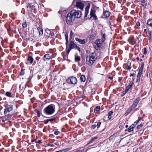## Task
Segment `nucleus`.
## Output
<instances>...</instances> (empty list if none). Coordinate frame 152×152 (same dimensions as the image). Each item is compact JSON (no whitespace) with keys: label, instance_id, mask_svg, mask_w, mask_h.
Segmentation results:
<instances>
[{"label":"nucleus","instance_id":"nucleus-1","mask_svg":"<svg viewBox=\"0 0 152 152\" xmlns=\"http://www.w3.org/2000/svg\"><path fill=\"white\" fill-rule=\"evenodd\" d=\"M97 58L96 53H93L88 56L87 55L86 56V64L88 65H92L96 60Z\"/></svg>","mask_w":152,"mask_h":152},{"label":"nucleus","instance_id":"nucleus-2","mask_svg":"<svg viewBox=\"0 0 152 152\" xmlns=\"http://www.w3.org/2000/svg\"><path fill=\"white\" fill-rule=\"evenodd\" d=\"M55 109L51 105H50L44 109V112L47 115H51L54 112Z\"/></svg>","mask_w":152,"mask_h":152},{"label":"nucleus","instance_id":"nucleus-3","mask_svg":"<svg viewBox=\"0 0 152 152\" xmlns=\"http://www.w3.org/2000/svg\"><path fill=\"white\" fill-rule=\"evenodd\" d=\"M70 13L74 18H80L81 15V12L80 11H77L75 10H72L71 11Z\"/></svg>","mask_w":152,"mask_h":152},{"label":"nucleus","instance_id":"nucleus-4","mask_svg":"<svg viewBox=\"0 0 152 152\" xmlns=\"http://www.w3.org/2000/svg\"><path fill=\"white\" fill-rule=\"evenodd\" d=\"M13 110V106L12 105H10L7 106L5 108L4 110V113L6 116H8L9 115L10 112Z\"/></svg>","mask_w":152,"mask_h":152},{"label":"nucleus","instance_id":"nucleus-5","mask_svg":"<svg viewBox=\"0 0 152 152\" xmlns=\"http://www.w3.org/2000/svg\"><path fill=\"white\" fill-rule=\"evenodd\" d=\"M74 18L71 13H69L67 15L66 18V23L68 24H71L72 22L73 19Z\"/></svg>","mask_w":152,"mask_h":152},{"label":"nucleus","instance_id":"nucleus-6","mask_svg":"<svg viewBox=\"0 0 152 152\" xmlns=\"http://www.w3.org/2000/svg\"><path fill=\"white\" fill-rule=\"evenodd\" d=\"M101 42L102 41L100 39L96 40L95 42L94 47L96 50H98L101 48L102 46Z\"/></svg>","mask_w":152,"mask_h":152},{"label":"nucleus","instance_id":"nucleus-7","mask_svg":"<svg viewBox=\"0 0 152 152\" xmlns=\"http://www.w3.org/2000/svg\"><path fill=\"white\" fill-rule=\"evenodd\" d=\"M67 82H70V83L72 84H75L77 83V79L74 76L70 77L67 80Z\"/></svg>","mask_w":152,"mask_h":152},{"label":"nucleus","instance_id":"nucleus-8","mask_svg":"<svg viewBox=\"0 0 152 152\" xmlns=\"http://www.w3.org/2000/svg\"><path fill=\"white\" fill-rule=\"evenodd\" d=\"M77 45L74 43L73 41H71L70 42L69 47L67 51L66 52V53L68 54L70 50L72 49L75 48Z\"/></svg>","mask_w":152,"mask_h":152},{"label":"nucleus","instance_id":"nucleus-9","mask_svg":"<svg viewBox=\"0 0 152 152\" xmlns=\"http://www.w3.org/2000/svg\"><path fill=\"white\" fill-rule=\"evenodd\" d=\"M95 12L96 11L94 9H91V10L90 15H91V18L93 17L94 20H96L97 18L95 14Z\"/></svg>","mask_w":152,"mask_h":152},{"label":"nucleus","instance_id":"nucleus-10","mask_svg":"<svg viewBox=\"0 0 152 152\" xmlns=\"http://www.w3.org/2000/svg\"><path fill=\"white\" fill-rule=\"evenodd\" d=\"M76 6L77 7L82 10H83L84 6V4L80 2H77L76 4Z\"/></svg>","mask_w":152,"mask_h":152},{"label":"nucleus","instance_id":"nucleus-11","mask_svg":"<svg viewBox=\"0 0 152 152\" xmlns=\"http://www.w3.org/2000/svg\"><path fill=\"white\" fill-rule=\"evenodd\" d=\"M90 5L89 4H88L86 7L85 9V13L84 17L86 18L87 17V15L88 13V11L90 8Z\"/></svg>","mask_w":152,"mask_h":152},{"label":"nucleus","instance_id":"nucleus-12","mask_svg":"<svg viewBox=\"0 0 152 152\" xmlns=\"http://www.w3.org/2000/svg\"><path fill=\"white\" fill-rule=\"evenodd\" d=\"M75 40L78 42L80 43L81 44H85L86 42V39H79L77 38H75Z\"/></svg>","mask_w":152,"mask_h":152},{"label":"nucleus","instance_id":"nucleus-13","mask_svg":"<svg viewBox=\"0 0 152 152\" xmlns=\"http://www.w3.org/2000/svg\"><path fill=\"white\" fill-rule=\"evenodd\" d=\"M137 104L134 102L132 106L129 108L128 110V111H129V113L133 109L135 108L137 106Z\"/></svg>","mask_w":152,"mask_h":152},{"label":"nucleus","instance_id":"nucleus-14","mask_svg":"<svg viewBox=\"0 0 152 152\" xmlns=\"http://www.w3.org/2000/svg\"><path fill=\"white\" fill-rule=\"evenodd\" d=\"M44 57L45 58L43 59L44 61L48 60L51 58L50 55L49 54H46L44 56Z\"/></svg>","mask_w":152,"mask_h":152},{"label":"nucleus","instance_id":"nucleus-15","mask_svg":"<svg viewBox=\"0 0 152 152\" xmlns=\"http://www.w3.org/2000/svg\"><path fill=\"white\" fill-rule=\"evenodd\" d=\"M135 126H134L132 124L127 129L125 130V132L128 131L129 132H130L133 130V129L134 128Z\"/></svg>","mask_w":152,"mask_h":152},{"label":"nucleus","instance_id":"nucleus-16","mask_svg":"<svg viewBox=\"0 0 152 152\" xmlns=\"http://www.w3.org/2000/svg\"><path fill=\"white\" fill-rule=\"evenodd\" d=\"M27 7L28 8L30 9L31 10H33L34 9V6L32 4L30 3L28 4Z\"/></svg>","mask_w":152,"mask_h":152},{"label":"nucleus","instance_id":"nucleus-17","mask_svg":"<svg viewBox=\"0 0 152 152\" xmlns=\"http://www.w3.org/2000/svg\"><path fill=\"white\" fill-rule=\"evenodd\" d=\"M37 30L38 31L39 35L40 36H42L43 33V29L40 27H38L37 28Z\"/></svg>","mask_w":152,"mask_h":152},{"label":"nucleus","instance_id":"nucleus-18","mask_svg":"<svg viewBox=\"0 0 152 152\" xmlns=\"http://www.w3.org/2000/svg\"><path fill=\"white\" fill-rule=\"evenodd\" d=\"M98 138L97 137H92L88 142V143H87V145L90 144L91 143H92L96 139Z\"/></svg>","mask_w":152,"mask_h":152},{"label":"nucleus","instance_id":"nucleus-19","mask_svg":"<svg viewBox=\"0 0 152 152\" xmlns=\"http://www.w3.org/2000/svg\"><path fill=\"white\" fill-rule=\"evenodd\" d=\"M27 61H29L30 64H32L33 62L34 59L32 57L28 56L27 58Z\"/></svg>","mask_w":152,"mask_h":152},{"label":"nucleus","instance_id":"nucleus-20","mask_svg":"<svg viewBox=\"0 0 152 152\" xmlns=\"http://www.w3.org/2000/svg\"><path fill=\"white\" fill-rule=\"evenodd\" d=\"M133 83H132V82H130L128 85L126 86V89H127L128 90H129L131 88H132V86H133Z\"/></svg>","mask_w":152,"mask_h":152},{"label":"nucleus","instance_id":"nucleus-21","mask_svg":"<svg viewBox=\"0 0 152 152\" xmlns=\"http://www.w3.org/2000/svg\"><path fill=\"white\" fill-rule=\"evenodd\" d=\"M104 16L106 18L109 17L110 15V12L108 11H106L104 12Z\"/></svg>","mask_w":152,"mask_h":152},{"label":"nucleus","instance_id":"nucleus-22","mask_svg":"<svg viewBox=\"0 0 152 152\" xmlns=\"http://www.w3.org/2000/svg\"><path fill=\"white\" fill-rule=\"evenodd\" d=\"M146 33L147 34V36L148 38L150 40L151 39V31H147L146 32Z\"/></svg>","mask_w":152,"mask_h":152},{"label":"nucleus","instance_id":"nucleus-23","mask_svg":"<svg viewBox=\"0 0 152 152\" xmlns=\"http://www.w3.org/2000/svg\"><path fill=\"white\" fill-rule=\"evenodd\" d=\"M127 64L126 69L128 70H130L132 67L130 62L129 61H128Z\"/></svg>","mask_w":152,"mask_h":152},{"label":"nucleus","instance_id":"nucleus-24","mask_svg":"<svg viewBox=\"0 0 152 152\" xmlns=\"http://www.w3.org/2000/svg\"><path fill=\"white\" fill-rule=\"evenodd\" d=\"M147 24L150 26H152V19H149L147 21Z\"/></svg>","mask_w":152,"mask_h":152},{"label":"nucleus","instance_id":"nucleus-25","mask_svg":"<svg viewBox=\"0 0 152 152\" xmlns=\"http://www.w3.org/2000/svg\"><path fill=\"white\" fill-rule=\"evenodd\" d=\"M65 37L66 40V47H67L68 43V35L66 33L65 34Z\"/></svg>","mask_w":152,"mask_h":152},{"label":"nucleus","instance_id":"nucleus-26","mask_svg":"<svg viewBox=\"0 0 152 152\" xmlns=\"http://www.w3.org/2000/svg\"><path fill=\"white\" fill-rule=\"evenodd\" d=\"M80 79L81 81L84 82L86 80V77L84 75H82L80 77Z\"/></svg>","mask_w":152,"mask_h":152},{"label":"nucleus","instance_id":"nucleus-27","mask_svg":"<svg viewBox=\"0 0 152 152\" xmlns=\"http://www.w3.org/2000/svg\"><path fill=\"white\" fill-rule=\"evenodd\" d=\"M141 5L144 8H145L146 6L145 0H141Z\"/></svg>","mask_w":152,"mask_h":152},{"label":"nucleus","instance_id":"nucleus-28","mask_svg":"<svg viewBox=\"0 0 152 152\" xmlns=\"http://www.w3.org/2000/svg\"><path fill=\"white\" fill-rule=\"evenodd\" d=\"M113 111H111L109 112L108 113V118L109 119H110L112 118L111 115L113 114Z\"/></svg>","mask_w":152,"mask_h":152},{"label":"nucleus","instance_id":"nucleus-29","mask_svg":"<svg viewBox=\"0 0 152 152\" xmlns=\"http://www.w3.org/2000/svg\"><path fill=\"white\" fill-rule=\"evenodd\" d=\"M5 95L10 97H12L11 93L10 92H7L6 93Z\"/></svg>","mask_w":152,"mask_h":152},{"label":"nucleus","instance_id":"nucleus-30","mask_svg":"<svg viewBox=\"0 0 152 152\" xmlns=\"http://www.w3.org/2000/svg\"><path fill=\"white\" fill-rule=\"evenodd\" d=\"M141 118H140L138 120L135 121L132 124V125L134 126H135L136 125L137 123L139 122L140 121L141 119Z\"/></svg>","mask_w":152,"mask_h":152},{"label":"nucleus","instance_id":"nucleus-31","mask_svg":"<svg viewBox=\"0 0 152 152\" xmlns=\"http://www.w3.org/2000/svg\"><path fill=\"white\" fill-rule=\"evenodd\" d=\"M141 76L140 75L137 74V76L136 81V82H139L140 81Z\"/></svg>","mask_w":152,"mask_h":152},{"label":"nucleus","instance_id":"nucleus-32","mask_svg":"<svg viewBox=\"0 0 152 152\" xmlns=\"http://www.w3.org/2000/svg\"><path fill=\"white\" fill-rule=\"evenodd\" d=\"M140 98L138 97L134 101V102L137 104L140 100Z\"/></svg>","mask_w":152,"mask_h":152},{"label":"nucleus","instance_id":"nucleus-33","mask_svg":"<svg viewBox=\"0 0 152 152\" xmlns=\"http://www.w3.org/2000/svg\"><path fill=\"white\" fill-rule=\"evenodd\" d=\"M25 74L24 69H21V72L20 73V76H23Z\"/></svg>","mask_w":152,"mask_h":152},{"label":"nucleus","instance_id":"nucleus-34","mask_svg":"<svg viewBox=\"0 0 152 152\" xmlns=\"http://www.w3.org/2000/svg\"><path fill=\"white\" fill-rule=\"evenodd\" d=\"M80 56H75V60L76 61H80Z\"/></svg>","mask_w":152,"mask_h":152},{"label":"nucleus","instance_id":"nucleus-35","mask_svg":"<svg viewBox=\"0 0 152 152\" xmlns=\"http://www.w3.org/2000/svg\"><path fill=\"white\" fill-rule=\"evenodd\" d=\"M27 26V25L26 22H24L22 23V26L23 28H26V27Z\"/></svg>","mask_w":152,"mask_h":152},{"label":"nucleus","instance_id":"nucleus-36","mask_svg":"<svg viewBox=\"0 0 152 152\" xmlns=\"http://www.w3.org/2000/svg\"><path fill=\"white\" fill-rule=\"evenodd\" d=\"M35 111H36V112L37 113V116L39 117H40V115H41V114H40V111L39 110H35Z\"/></svg>","mask_w":152,"mask_h":152},{"label":"nucleus","instance_id":"nucleus-37","mask_svg":"<svg viewBox=\"0 0 152 152\" xmlns=\"http://www.w3.org/2000/svg\"><path fill=\"white\" fill-rule=\"evenodd\" d=\"M128 91V90H127V89H126V88L125 91L123 92L122 94V96L124 95Z\"/></svg>","mask_w":152,"mask_h":152},{"label":"nucleus","instance_id":"nucleus-38","mask_svg":"<svg viewBox=\"0 0 152 152\" xmlns=\"http://www.w3.org/2000/svg\"><path fill=\"white\" fill-rule=\"evenodd\" d=\"M87 149L86 151H85L84 149H82L81 150H78L76 151V152H86L87 151Z\"/></svg>","mask_w":152,"mask_h":152},{"label":"nucleus","instance_id":"nucleus-39","mask_svg":"<svg viewBox=\"0 0 152 152\" xmlns=\"http://www.w3.org/2000/svg\"><path fill=\"white\" fill-rule=\"evenodd\" d=\"M100 110V107L99 106H96L95 109V110L96 111H99Z\"/></svg>","mask_w":152,"mask_h":152},{"label":"nucleus","instance_id":"nucleus-40","mask_svg":"<svg viewBox=\"0 0 152 152\" xmlns=\"http://www.w3.org/2000/svg\"><path fill=\"white\" fill-rule=\"evenodd\" d=\"M102 37L103 38V39H102V42H103L105 39V34H102Z\"/></svg>","mask_w":152,"mask_h":152},{"label":"nucleus","instance_id":"nucleus-41","mask_svg":"<svg viewBox=\"0 0 152 152\" xmlns=\"http://www.w3.org/2000/svg\"><path fill=\"white\" fill-rule=\"evenodd\" d=\"M142 126L143 125L142 124H140V125H138L137 127V129H140V128L142 127Z\"/></svg>","mask_w":152,"mask_h":152},{"label":"nucleus","instance_id":"nucleus-42","mask_svg":"<svg viewBox=\"0 0 152 152\" xmlns=\"http://www.w3.org/2000/svg\"><path fill=\"white\" fill-rule=\"evenodd\" d=\"M47 145L48 146H51V147H53L54 146V145L53 144L51 143H49L47 144Z\"/></svg>","mask_w":152,"mask_h":152},{"label":"nucleus","instance_id":"nucleus-43","mask_svg":"<svg viewBox=\"0 0 152 152\" xmlns=\"http://www.w3.org/2000/svg\"><path fill=\"white\" fill-rule=\"evenodd\" d=\"M60 133L59 131H56L54 132V134L56 135H58L60 134Z\"/></svg>","mask_w":152,"mask_h":152},{"label":"nucleus","instance_id":"nucleus-44","mask_svg":"<svg viewBox=\"0 0 152 152\" xmlns=\"http://www.w3.org/2000/svg\"><path fill=\"white\" fill-rule=\"evenodd\" d=\"M101 124V122H99L98 123H97V124L96 125V126L98 128H99L100 127Z\"/></svg>","mask_w":152,"mask_h":152},{"label":"nucleus","instance_id":"nucleus-45","mask_svg":"<svg viewBox=\"0 0 152 152\" xmlns=\"http://www.w3.org/2000/svg\"><path fill=\"white\" fill-rule=\"evenodd\" d=\"M96 127V125L95 124L93 125H92L91 126V129H94Z\"/></svg>","mask_w":152,"mask_h":152},{"label":"nucleus","instance_id":"nucleus-46","mask_svg":"<svg viewBox=\"0 0 152 152\" xmlns=\"http://www.w3.org/2000/svg\"><path fill=\"white\" fill-rule=\"evenodd\" d=\"M144 54H146V53H147V51L146 49L145 48H144Z\"/></svg>","mask_w":152,"mask_h":152},{"label":"nucleus","instance_id":"nucleus-47","mask_svg":"<svg viewBox=\"0 0 152 152\" xmlns=\"http://www.w3.org/2000/svg\"><path fill=\"white\" fill-rule=\"evenodd\" d=\"M75 48L76 49L78 50L80 52V48L77 45V46H76Z\"/></svg>","mask_w":152,"mask_h":152},{"label":"nucleus","instance_id":"nucleus-48","mask_svg":"<svg viewBox=\"0 0 152 152\" xmlns=\"http://www.w3.org/2000/svg\"><path fill=\"white\" fill-rule=\"evenodd\" d=\"M55 118H50V119H48V121H53L55 119Z\"/></svg>","mask_w":152,"mask_h":152},{"label":"nucleus","instance_id":"nucleus-49","mask_svg":"<svg viewBox=\"0 0 152 152\" xmlns=\"http://www.w3.org/2000/svg\"><path fill=\"white\" fill-rule=\"evenodd\" d=\"M48 122L49 121L48 119H47L44 121V123L45 124H47L48 123Z\"/></svg>","mask_w":152,"mask_h":152},{"label":"nucleus","instance_id":"nucleus-50","mask_svg":"<svg viewBox=\"0 0 152 152\" xmlns=\"http://www.w3.org/2000/svg\"><path fill=\"white\" fill-rule=\"evenodd\" d=\"M142 71H139L138 73V75H140L141 76L142 74Z\"/></svg>","mask_w":152,"mask_h":152},{"label":"nucleus","instance_id":"nucleus-51","mask_svg":"<svg viewBox=\"0 0 152 152\" xmlns=\"http://www.w3.org/2000/svg\"><path fill=\"white\" fill-rule=\"evenodd\" d=\"M144 65V63L143 62L141 64V65L140 68H143Z\"/></svg>","mask_w":152,"mask_h":152},{"label":"nucleus","instance_id":"nucleus-52","mask_svg":"<svg viewBox=\"0 0 152 152\" xmlns=\"http://www.w3.org/2000/svg\"><path fill=\"white\" fill-rule=\"evenodd\" d=\"M124 126L122 125H121L119 126V128L120 129H122L123 127Z\"/></svg>","mask_w":152,"mask_h":152},{"label":"nucleus","instance_id":"nucleus-53","mask_svg":"<svg viewBox=\"0 0 152 152\" xmlns=\"http://www.w3.org/2000/svg\"><path fill=\"white\" fill-rule=\"evenodd\" d=\"M143 70V68H140V69H139V71H142V72Z\"/></svg>","mask_w":152,"mask_h":152},{"label":"nucleus","instance_id":"nucleus-54","mask_svg":"<svg viewBox=\"0 0 152 152\" xmlns=\"http://www.w3.org/2000/svg\"><path fill=\"white\" fill-rule=\"evenodd\" d=\"M73 33L72 32V31H71L70 34V37L72 36L73 35Z\"/></svg>","mask_w":152,"mask_h":152},{"label":"nucleus","instance_id":"nucleus-55","mask_svg":"<svg viewBox=\"0 0 152 152\" xmlns=\"http://www.w3.org/2000/svg\"><path fill=\"white\" fill-rule=\"evenodd\" d=\"M134 75V73H133L132 74H131L130 75V77H131V76H133Z\"/></svg>","mask_w":152,"mask_h":152},{"label":"nucleus","instance_id":"nucleus-56","mask_svg":"<svg viewBox=\"0 0 152 152\" xmlns=\"http://www.w3.org/2000/svg\"><path fill=\"white\" fill-rule=\"evenodd\" d=\"M36 141H37V139H34V140H32V142H36Z\"/></svg>","mask_w":152,"mask_h":152},{"label":"nucleus","instance_id":"nucleus-57","mask_svg":"<svg viewBox=\"0 0 152 152\" xmlns=\"http://www.w3.org/2000/svg\"><path fill=\"white\" fill-rule=\"evenodd\" d=\"M37 142H38L39 143H42V142L41 141L39 140Z\"/></svg>","mask_w":152,"mask_h":152},{"label":"nucleus","instance_id":"nucleus-58","mask_svg":"<svg viewBox=\"0 0 152 152\" xmlns=\"http://www.w3.org/2000/svg\"><path fill=\"white\" fill-rule=\"evenodd\" d=\"M122 79V78L121 77H119L118 80L119 81H120Z\"/></svg>","mask_w":152,"mask_h":152},{"label":"nucleus","instance_id":"nucleus-59","mask_svg":"<svg viewBox=\"0 0 152 152\" xmlns=\"http://www.w3.org/2000/svg\"><path fill=\"white\" fill-rule=\"evenodd\" d=\"M137 26H140V24L139 22L137 23Z\"/></svg>","mask_w":152,"mask_h":152},{"label":"nucleus","instance_id":"nucleus-60","mask_svg":"<svg viewBox=\"0 0 152 152\" xmlns=\"http://www.w3.org/2000/svg\"><path fill=\"white\" fill-rule=\"evenodd\" d=\"M54 144L55 145H58V142L55 143Z\"/></svg>","mask_w":152,"mask_h":152},{"label":"nucleus","instance_id":"nucleus-61","mask_svg":"<svg viewBox=\"0 0 152 152\" xmlns=\"http://www.w3.org/2000/svg\"><path fill=\"white\" fill-rule=\"evenodd\" d=\"M133 44H136V41L135 40H134L133 41Z\"/></svg>","mask_w":152,"mask_h":152},{"label":"nucleus","instance_id":"nucleus-62","mask_svg":"<svg viewBox=\"0 0 152 152\" xmlns=\"http://www.w3.org/2000/svg\"><path fill=\"white\" fill-rule=\"evenodd\" d=\"M149 74L152 77V71Z\"/></svg>","mask_w":152,"mask_h":152},{"label":"nucleus","instance_id":"nucleus-63","mask_svg":"<svg viewBox=\"0 0 152 152\" xmlns=\"http://www.w3.org/2000/svg\"><path fill=\"white\" fill-rule=\"evenodd\" d=\"M109 78L110 80H112V79L113 78V77H109Z\"/></svg>","mask_w":152,"mask_h":152},{"label":"nucleus","instance_id":"nucleus-64","mask_svg":"<svg viewBox=\"0 0 152 152\" xmlns=\"http://www.w3.org/2000/svg\"><path fill=\"white\" fill-rule=\"evenodd\" d=\"M125 127L127 128L128 127V126L127 125H126L125 126Z\"/></svg>","mask_w":152,"mask_h":152}]
</instances>
